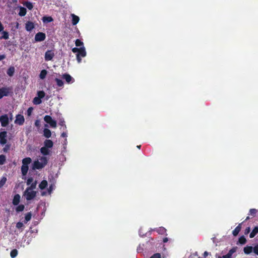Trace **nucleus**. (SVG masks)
<instances>
[{
    "instance_id": "obj_1",
    "label": "nucleus",
    "mask_w": 258,
    "mask_h": 258,
    "mask_svg": "<svg viewBox=\"0 0 258 258\" xmlns=\"http://www.w3.org/2000/svg\"><path fill=\"white\" fill-rule=\"evenodd\" d=\"M40 160H41V162H39L38 160L34 162L33 164V169H41L47 164L48 160L46 157H42Z\"/></svg>"
},
{
    "instance_id": "obj_2",
    "label": "nucleus",
    "mask_w": 258,
    "mask_h": 258,
    "mask_svg": "<svg viewBox=\"0 0 258 258\" xmlns=\"http://www.w3.org/2000/svg\"><path fill=\"white\" fill-rule=\"evenodd\" d=\"M12 87H2L0 88V99L4 96H8L12 93Z\"/></svg>"
},
{
    "instance_id": "obj_3",
    "label": "nucleus",
    "mask_w": 258,
    "mask_h": 258,
    "mask_svg": "<svg viewBox=\"0 0 258 258\" xmlns=\"http://www.w3.org/2000/svg\"><path fill=\"white\" fill-rule=\"evenodd\" d=\"M86 52L85 50V48L84 46L80 47V50L78 51L76 55L77 60L78 63H80L81 62V57H84L86 56Z\"/></svg>"
},
{
    "instance_id": "obj_4",
    "label": "nucleus",
    "mask_w": 258,
    "mask_h": 258,
    "mask_svg": "<svg viewBox=\"0 0 258 258\" xmlns=\"http://www.w3.org/2000/svg\"><path fill=\"white\" fill-rule=\"evenodd\" d=\"M44 120L46 123L49 124L51 127L55 128L56 127V121L53 120L50 116L45 115Z\"/></svg>"
},
{
    "instance_id": "obj_5",
    "label": "nucleus",
    "mask_w": 258,
    "mask_h": 258,
    "mask_svg": "<svg viewBox=\"0 0 258 258\" xmlns=\"http://www.w3.org/2000/svg\"><path fill=\"white\" fill-rule=\"evenodd\" d=\"M25 193L26 195V200L27 201H30L33 199L36 196V192L35 191H29L27 190V189H26Z\"/></svg>"
},
{
    "instance_id": "obj_6",
    "label": "nucleus",
    "mask_w": 258,
    "mask_h": 258,
    "mask_svg": "<svg viewBox=\"0 0 258 258\" xmlns=\"http://www.w3.org/2000/svg\"><path fill=\"white\" fill-rule=\"evenodd\" d=\"M46 38V35L43 32H38L35 36V40L36 42L44 41Z\"/></svg>"
},
{
    "instance_id": "obj_7",
    "label": "nucleus",
    "mask_w": 258,
    "mask_h": 258,
    "mask_svg": "<svg viewBox=\"0 0 258 258\" xmlns=\"http://www.w3.org/2000/svg\"><path fill=\"white\" fill-rule=\"evenodd\" d=\"M7 132L3 131L0 133V144L1 145H5L7 142Z\"/></svg>"
},
{
    "instance_id": "obj_8",
    "label": "nucleus",
    "mask_w": 258,
    "mask_h": 258,
    "mask_svg": "<svg viewBox=\"0 0 258 258\" xmlns=\"http://www.w3.org/2000/svg\"><path fill=\"white\" fill-rule=\"evenodd\" d=\"M25 121V118L23 115L18 114L16 116V119L15 123L17 124L22 125L24 124Z\"/></svg>"
},
{
    "instance_id": "obj_9",
    "label": "nucleus",
    "mask_w": 258,
    "mask_h": 258,
    "mask_svg": "<svg viewBox=\"0 0 258 258\" xmlns=\"http://www.w3.org/2000/svg\"><path fill=\"white\" fill-rule=\"evenodd\" d=\"M0 121L1 122V125L3 127L6 126L9 124V118L7 114L2 115L0 117Z\"/></svg>"
},
{
    "instance_id": "obj_10",
    "label": "nucleus",
    "mask_w": 258,
    "mask_h": 258,
    "mask_svg": "<svg viewBox=\"0 0 258 258\" xmlns=\"http://www.w3.org/2000/svg\"><path fill=\"white\" fill-rule=\"evenodd\" d=\"M54 56V53L52 50H48L45 53L44 58L46 61L52 60Z\"/></svg>"
},
{
    "instance_id": "obj_11",
    "label": "nucleus",
    "mask_w": 258,
    "mask_h": 258,
    "mask_svg": "<svg viewBox=\"0 0 258 258\" xmlns=\"http://www.w3.org/2000/svg\"><path fill=\"white\" fill-rule=\"evenodd\" d=\"M62 79H64L67 83H73L74 79L68 74L65 73L62 76Z\"/></svg>"
},
{
    "instance_id": "obj_12",
    "label": "nucleus",
    "mask_w": 258,
    "mask_h": 258,
    "mask_svg": "<svg viewBox=\"0 0 258 258\" xmlns=\"http://www.w3.org/2000/svg\"><path fill=\"white\" fill-rule=\"evenodd\" d=\"M34 24L32 22L28 21L25 24V29L27 31H31L34 28Z\"/></svg>"
},
{
    "instance_id": "obj_13",
    "label": "nucleus",
    "mask_w": 258,
    "mask_h": 258,
    "mask_svg": "<svg viewBox=\"0 0 258 258\" xmlns=\"http://www.w3.org/2000/svg\"><path fill=\"white\" fill-rule=\"evenodd\" d=\"M21 197L20 195L16 194L14 196L12 203L14 206H17L20 203Z\"/></svg>"
},
{
    "instance_id": "obj_14",
    "label": "nucleus",
    "mask_w": 258,
    "mask_h": 258,
    "mask_svg": "<svg viewBox=\"0 0 258 258\" xmlns=\"http://www.w3.org/2000/svg\"><path fill=\"white\" fill-rule=\"evenodd\" d=\"M155 231H156L158 234L161 235H167L166 234V229L163 227H159L158 228L156 229Z\"/></svg>"
},
{
    "instance_id": "obj_15",
    "label": "nucleus",
    "mask_w": 258,
    "mask_h": 258,
    "mask_svg": "<svg viewBox=\"0 0 258 258\" xmlns=\"http://www.w3.org/2000/svg\"><path fill=\"white\" fill-rule=\"evenodd\" d=\"M242 223L239 224V225L234 229V230L232 231V234L234 236H237L241 229V225Z\"/></svg>"
},
{
    "instance_id": "obj_16",
    "label": "nucleus",
    "mask_w": 258,
    "mask_h": 258,
    "mask_svg": "<svg viewBox=\"0 0 258 258\" xmlns=\"http://www.w3.org/2000/svg\"><path fill=\"white\" fill-rule=\"evenodd\" d=\"M44 147H45L48 149L51 148L53 147V143L50 140H46L44 142Z\"/></svg>"
},
{
    "instance_id": "obj_17",
    "label": "nucleus",
    "mask_w": 258,
    "mask_h": 258,
    "mask_svg": "<svg viewBox=\"0 0 258 258\" xmlns=\"http://www.w3.org/2000/svg\"><path fill=\"white\" fill-rule=\"evenodd\" d=\"M40 152L43 155L46 156V155H48L49 154L50 151L48 149V148L44 146V147L41 148Z\"/></svg>"
},
{
    "instance_id": "obj_18",
    "label": "nucleus",
    "mask_w": 258,
    "mask_h": 258,
    "mask_svg": "<svg viewBox=\"0 0 258 258\" xmlns=\"http://www.w3.org/2000/svg\"><path fill=\"white\" fill-rule=\"evenodd\" d=\"M72 23L73 25H76L79 21L80 18L78 16L75 15V14H72Z\"/></svg>"
},
{
    "instance_id": "obj_19",
    "label": "nucleus",
    "mask_w": 258,
    "mask_h": 258,
    "mask_svg": "<svg viewBox=\"0 0 258 258\" xmlns=\"http://www.w3.org/2000/svg\"><path fill=\"white\" fill-rule=\"evenodd\" d=\"M23 5L25 6L29 10H32L33 8V5L32 3L29 1L24 2Z\"/></svg>"
},
{
    "instance_id": "obj_20",
    "label": "nucleus",
    "mask_w": 258,
    "mask_h": 258,
    "mask_svg": "<svg viewBox=\"0 0 258 258\" xmlns=\"http://www.w3.org/2000/svg\"><path fill=\"white\" fill-rule=\"evenodd\" d=\"M28 169H29L28 166H26V165L22 164V165L21 166L22 174L23 176L26 175L28 172Z\"/></svg>"
},
{
    "instance_id": "obj_21",
    "label": "nucleus",
    "mask_w": 258,
    "mask_h": 258,
    "mask_svg": "<svg viewBox=\"0 0 258 258\" xmlns=\"http://www.w3.org/2000/svg\"><path fill=\"white\" fill-rule=\"evenodd\" d=\"M31 162H32V159L31 158L26 157V158H24L22 160V164L26 165V166H28V165L29 164H30L31 163Z\"/></svg>"
},
{
    "instance_id": "obj_22",
    "label": "nucleus",
    "mask_w": 258,
    "mask_h": 258,
    "mask_svg": "<svg viewBox=\"0 0 258 258\" xmlns=\"http://www.w3.org/2000/svg\"><path fill=\"white\" fill-rule=\"evenodd\" d=\"M15 68L14 67H10L7 70V73L10 77H12L15 73Z\"/></svg>"
},
{
    "instance_id": "obj_23",
    "label": "nucleus",
    "mask_w": 258,
    "mask_h": 258,
    "mask_svg": "<svg viewBox=\"0 0 258 258\" xmlns=\"http://www.w3.org/2000/svg\"><path fill=\"white\" fill-rule=\"evenodd\" d=\"M26 13H27V10H26V8L22 7H20V11L18 14L20 16L23 17L24 16H25L26 14Z\"/></svg>"
},
{
    "instance_id": "obj_24",
    "label": "nucleus",
    "mask_w": 258,
    "mask_h": 258,
    "mask_svg": "<svg viewBox=\"0 0 258 258\" xmlns=\"http://www.w3.org/2000/svg\"><path fill=\"white\" fill-rule=\"evenodd\" d=\"M47 181L45 180H43L39 185V187L41 189H44L47 186Z\"/></svg>"
},
{
    "instance_id": "obj_25",
    "label": "nucleus",
    "mask_w": 258,
    "mask_h": 258,
    "mask_svg": "<svg viewBox=\"0 0 258 258\" xmlns=\"http://www.w3.org/2000/svg\"><path fill=\"white\" fill-rule=\"evenodd\" d=\"M236 247H234L232 248L226 254L227 255V257L229 258H232V254L236 252Z\"/></svg>"
},
{
    "instance_id": "obj_26",
    "label": "nucleus",
    "mask_w": 258,
    "mask_h": 258,
    "mask_svg": "<svg viewBox=\"0 0 258 258\" xmlns=\"http://www.w3.org/2000/svg\"><path fill=\"white\" fill-rule=\"evenodd\" d=\"M43 135L46 138H49L51 137V131L48 128H44L43 130Z\"/></svg>"
},
{
    "instance_id": "obj_27",
    "label": "nucleus",
    "mask_w": 258,
    "mask_h": 258,
    "mask_svg": "<svg viewBox=\"0 0 258 258\" xmlns=\"http://www.w3.org/2000/svg\"><path fill=\"white\" fill-rule=\"evenodd\" d=\"M252 247L251 246H246L243 249L244 252L245 254H248L250 253L252 251Z\"/></svg>"
},
{
    "instance_id": "obj_28",
    "label": "nucleus",
    "mask_w": 258,
    "mask_h": 258,
    "mask_svg": "<svg viewBox=\"0 0 258 258\" xmlns=\"http://www.w3.org/2000/svg\"><path fill=\"white\" fill-rule=\"evenodd\" d=\"M258 233V227L255 226L252 231L251 232L249 235L250 238H253L254 237L256 234Z\"/></svg>"
},
{
    "instance_id": "obj_29",
    "label": "nucleus",
    "mask_w": 258,
    "mask_h": 258,
    "mask_svg": "<svg viewBox=\"0 0 258 258\" xmlns=\"http://www.w3.org/2000/svg\"><path fill=\"white\" fill-rule=\"evenodd\" d=\"M43 23H49L53 21V19L50 16H44L42 18Z\"/></svg>"
},
{
    "instance_id": "obj_30",
    "label": "nucleus",
    "mask_w": 258,
    "mask_h": 258,
    "mask_svg": "<svg viewBox=\"0 0 258 258\" xmlns=\"http://www.w3.org/2000/svg\"><path fill=\"white\" fill-rule=\"evenodd\" d=\"M31 217H32L31 213V212L27 213L26 214L25 217L24 223L26 224L28 221H29L31 220Z\"/></svg>"
},
{
    "instance_id": "obj_31",
    "label": "nucleus",
    "mask_w": 258,
    "mask_h": 258,
    "mask_svg": "<svg viewBox=\"0 0 258 258\" xmlns=\"http://www.w3.org/2000/svg\"><path fill=\"white\" fill-rule=\"evenodd\" d=\"M257 212V210L255 209H251L249 211V215H250L252 217H254L256 216V214Z\"/></svg>"
},
{
    "instance_id": "obj_32",
    "label": "nucleus",
    "mask_w": 258,
    "mask_h": 258,
    "mask_svg": "<svg viewBox=\"0 0 258 258\" xmlns=\"http://www.w3.org/2000/svg\"><path fill=\"white\" fill-rule=\"evenodd\" d=\"M33 103L35 105H39L42 103L41 99L38 98L37 97H35L33 99Z\"/></svg>"
},
{
    "instance_id": "obj_33",
    "label": "nucleus",
    "mask_w": 258,
    "mask_h": 258,
    "mask_svg": "<svg viewBox=\"0 0 258 258\" xmlns=\"http://www.w3.org/2000/svg\"><path fill=\"white\" fill-rule=\"evenodd\" d=\"M9 38V33L7 31H3L2 32V35L0 37L1 39H8Z\"/></svg>"
},
{
    "instance_id": "obj_34",
    "label": "nucleus",
    "mask_w": 258,
    "mask_h": 258,
    "mask_svg": "<svg viewBox=\"0 0 258 258\" xmlns=\"http://www.w3.org/2000/svg\"><path fill=\"white\" fill-rule=\"evenodd\" d=\"M24 209H25V206L24 205L21 204V205H18L16 208V211L17 213L22 212L23 211H24Z\"/></svg>"
},
{
    "instance_id": "obj_35",
    "label": "nucleus",
    "mask_w": 258,
    "mask_h": 258,
    "mask_svg": "<svg viewBox=\"0 0 258 258\" xmlns=\"http://www.w3.org/2000/svg\"><path fill=\"white\" fill-rule=\"evenodd\" d=\"M37 97L41 99L45 97V93L43 91H38L37 92Z\"/></svg>"
},
{
    "instance_id": "obj_36",
    "label": "nucleus",
    "mask_w": 258,
    "mask_h": 258,
    "mask_svg": "<svg viewBox=\"0 0 258 258\" xmlns=\"http://www.w3.org/2000/svg\"><path fill=\"white\" fill-rule=\"evenodd\" d=\"M47 73V72L46 70H42L39 75L40 78L41 79H44L46 77Z\"/></svg>"
},
{
    "instance_id": "obj_37",
    "label": "nucleus",
    "mask_w": 258,
    "mask_h": 258,
    "mask_svg": "<svg viewBox=\"0 0 258 258\" xmlns=\"http://www.w3.org/2000/svg\"><path fill=\"white\" fill-rule=\"evenodd\" d=\"M55 81L56 82V84L58 87H63L64 83H63V82L61 80L59 79L58 78H55Z\"/></svg>"
},
{
    "instance_id": "obj_38",
    "label": "nucleus",
    "mask_w": 258,
    "mask_h": 258,
    "mask_svg": "<svg viewBox=\"0 0 258 258\" xmlns=\"http://www.w3.org/2000/svg\"><path fill=\"white\" fill-rule=\"evenodd\" d=\"M18 254V250L16 249H14L11 250L10 255L12 258L15 257Z\"/></svg>"
},
{
    "instance_id": "obj_39",
    "label": "nucleus",
    "mask_w": 258,
    "mask_h": 258,
    "mask_svg": "<svg viewBox=\"0 0 258 258\" xmlns=\"http://www.w3.org/2000/svg\"><path fill=\"white\" fill-rule=\"evenodd\" d=\"M238 242L241 244H244L246 242V238L244 236H241L239 238Z\"/></svg>"
},
{
    "instance_id": "obj_40",
    "label": "nucleus",
    "mask_w": 258,
    "mask_h": 258,
    "mask_svg": "<svg viewBox=\"0 0 258 258\" xmlns=\"http://www.w3.org/2000/svg\"><path fill=\"white\" fill-rule=\"evenodd\" d=\"M6 161V157L4 155H0V165H3Z\"/></svg>"
},
{
    "instance_id": "obj_41",
    "label": "nucleus",
    "mask_w": 258,
    "mask_h": 258,
    "mask_svg": "<svg viewBox=\"0 0 258 258\" xmlns=\"http://www.w3.org/2000/svg\"><path fill=\"white\" fill-rule=\"evenodd\" d=\"M7 181V178L3 176L0 180V188H2Z\"/></svg>"
},
{
    "instance_id": "obj_42",
    "label": "nucleus",
    "mask_w": 258,
    "mask_h": 258,
    "mask_svg": "<svg viewBox=\"0 0 258 258\" xmlns=\"http://www.w3.org/2000/svg\"><path fill=\"white\" fill-rule=\"evenodd\" d=\"M75 44L76 46H83V42L80 39H77L75 41Z\"/></svg>"
},
{
    "instance_id": "obj_43",
    "label": "nucleus",
    "mask_w": 258,
    "mask_h": 258,
    "mask_svg": "<svg viewBox=\"0 0 258 258\" xmlns=\"http://www.w3.org/2000/svg\"><path fill=\"white\" fill-rule=\"evenodd\" d=\"M36 181L34 183H32L31 186L28 188H27V190H31L36 188Z\"/></svg>"
},
{
    "instance_id": "obj_44",
    "label": "nucleus",
    "mask_w": 258,
    "mask_h": 258,
    "mask_svg": "<svg viewBox=\"0 0 258 258\" xmlns=\"http://www.w3.org/2000/svg\"><path fill=\"white\" fill-rule=\"evenodd\" d=\"M16 227L18 229H22L24 227L23 223L22 222H18L16 224Z\"/></svg>"
},
{
    "instance_id": "obj_45",
    "label": "nucleus",
    "mask_w": 258,
    "mask_h": 258,
    "mask_svg": "<svg viewBox=\"0 0 258 258\" xmlns=\"http://www.w3.org/2000/svg\"><path fill=\"white\" fill-rule=\"evenodd\" d=\"M33 110V108L32 107H30L28 108L27 111V113L28 116H30L32 114V111Z\"/></svg>"
},
{
    "instance_id": "obj_46",
    "label": "nucleus",
    "mask_w": 258,
    "mask_h": 258,
    "mask_svg": "<svg viewBox=\"0 0 258 258\" xmlns=\"http://www.w3.org/2000/svg\"><path fill=\"white\" fill-rule=\"evenodd\" d=\"M150 258H161V255L159 253H156L152 255Z\"/></svg>"
},
{
    "instance_id": "obj_47",
    "label": "nucleus",
    "mask_w": 258,
    "mask_h": 258,
    "mask_svg": "<svg viewBox=\"0 0 258 258\" xmlns=\"http://www.w3.org/2000/svg\"><path fill=\"white\" fill-rule=\"evenodd\" d=\"M59 125L61 126H64L65 128H66V125H65V122L63 119H61L59 121Z\"/></svg>"
},
{
    "instance_id": "obj_48",
    "label": "nucleus",
    "mask_w": 258,
    "mask_h": 258,
    "mask_svg": "<svg viewBox=\"0 0 258 258\" xmlns=\"http://www.w3.org/2000/svg\"><path fill=\"white\" fill-rule=\"evenodd\" d=\"M253 250L254 253L258 255V244L253 248Z\"/></svg>"
},
{
    "instance_id": "obj_49",
    "label": "nucleus",
    "mask_w": 258,
    "mask_h": 258,
    "mask_svg": "<svg viewBox=\"0 0 258 258\" xmlns=\"http://www.w3.org/2000/svg\"><path fill=\"white\" fill-rule=\"evenodd\" d=\"M10 148V145H6L5 147L3 148V151L4 152H7Z\"/></svg>"
},
{
    "instance_id": "obj_50",
    "label": "nucleus",
    "mask_w": 258,
    "mask_h": 258,
    "mask_svg": "<svg viewBox=\"0 0 258 258\" xmlns=\"http://www.w3.org/2000/svg\"><path fill=\"white\" fill-rule=\"evenodd\" d=\"M250 231V228L249 227H247L244 230V234H248Z\"/></svg>"
},
{
    "instance_id": "obj_51",
    "label": "nucleus",
    "mask_w": 258,
    "mask_h": 258,
    "mask_svg": "<svg viewBox=\"0 0 258 258\" xmlns=\"http://www.w3.org/2000/svg\"><path fill=\"white\" fill-rule=\"evenodd\" d=\"M80 50V48L74 47L72 49V51L74 53L78 52V51Z\"/></svg>"
},
{
    "instance_id": "obj_52",
    "label": "nucleus",
    "mask_w": 258,
    "mask_h": 258,
    "mask_svg": "<svg viewBox=\"0 0 258 258\" xmlns=\"http://www.w3.org/2000/svg\"><path fill=\"white\" fill-rule=\"evenodd\" d=\"M33 179L32 177L29 178L27 180V184L28 185L30 184L33 181Z\"/></svg>"
},
{
    "instance_id": "obj_53",
    "label": "nucleus",
    "mask_w": 258,
    "mask_h": 258,
    "mask_svg": "<svg viewBox=\"0 0 258 258\" xmlns=\"http://www.w3.org/2000/svg\"><path fill=\"white\" fill-rule=\"evenodd\" d=\"M4 29V27L2 23H1V22H0V32L3 31Z\"/></svg>"
},
{
    "instance_id": "obj_54",
    "label": "nucleus",
    "mask_w": 258,
    "mask_h": 258,
    "mask_svg": "<svg viewBox=\"0 0 258 258\" xmlns=\"http://www.w3.org/2000/svg\"><path fill=\"white\" fill-rule=\"evenodd\" d=\"M6 55H5V54L0 55V61L5 59L6 58Z\"/></svg>"
},
{
    "instance_id": "obj_55",
    "label": "nucleus",
    "mask_w": 258,
    "mask_h": 258,
    "mask_svg": "<svg viewBox=\"0 0 258 258\" xmlns=\"http://www.w3.org/2000/svg\"><path fill=\"white\" fill-rule=\"evenodd\" d=\"M61 137H63V138H66L67 137V134L65 132H63L61 135Z\"/></svg>"
},
{
    "instance_id": "obj_56",
    "label": "nucleus",
    "mask_w": 258,
    "mask_h": 258,
    "mask_svg": "<svg viewBox=\"0 0 258 258\" xmlns=\"http://www.w3.org/2000/svg\"><path fill=\"white\" fill-rule=\"evenodd\" d=\"M208 254H209V253L207 251H205L203 254V256L205 258L208 255Z\"/></svg>"
},
{
    "instance_id": "obj_57",
    "label": "nucleus",
    "mask_w": 258,
    "mask_h": 258,
    "mask_svg": "<svg viewBox=\"0 0 258 258\" xmlns=\"http://www.w3.org/2000/svg\"><path fill=\"white\" fill-rule=\"evenodd\" d=\"M168 241V238L167 237H165L163 239V242L164 243H166Z\"/></svg>"
},
{
    "instance_id": "obj_58",
    "label": "nucleus",
    "mask_w": 258,
    "mask_h": 258,
    "mask_svg": "<svg viewBox=\"0 0 258 258\" xmlns=\"http://www.w3.org/2000/svg\"><path fill=\"white\" fill-rule=\"evenodd\" d=\"M218 258H229V257H227L226 255H223V256H219L218 257Z\"/></svg>"
},
{
    "instance_id": "obj_59",
    "label": "nucleus",
    "mask_w": 258,
    "mask_h": 258,
    "mask_svg": "<svg viewBox=\"0 0 258 258\" xmlns=\"http://www.w3.org/2000/svg\"><path fill=\"white\" fill-rule=\"evenodd\" d=\"M51 190H52V186L51 185V186H49V187L48 188V191H49V193L51 192Z\"/></svg>"
},
{
    "instance_id": "obj_60",
    "label": "nucleus",
    "mask_w": 258,
    "mask_h": 258,
    "mask_svg": "<svg viewBox=\"0 0 258 258\" xmlns=\"http://www.w3.org/2000/svg\"><path fill=\"white\" fill-rule=\"evenodd\" d=\"M249 219H250V217H249V216H247V217L246 218V219H245V221H247V220H249Z\"/></svg>"
},
{
    "instance_id": "obj_61",
    "label": "nucleus",
    "mask_w": 258,
    "mask_h": 258,
    "mask_svg": "<svg viewBox=\"0 0 258 258\" xmlns=\"http://www.w3.org/2000/svg\"><path fill=\"white\" fill-rule=\"evenodd\" d=\"M38 120H36V122H35V125H37V124H38Z\"/></svg>"
},
{
    "instance_id": "obj_62",
    "label": "nucleus",
    "mask_w": 258,
    "mask_h": 258,
    "mask_svg": "<svg viewBox=\"0 0 258 258\" xmlns=\"http://www.w3.org/2000/svg\"><path fill=\"white\" fill-rule=\"evenodd\" d=\"M141 145H138V146H137V147L138 149H139L141 148Z\"/></svg>"
},
{
    "instance_id": "obj_63",
    "label": "nucleus",
    "mask_w": 258,
    "mask_h": 258,
    "mask_svg": "<svg viewBox=\"0 0 258 258\" xmlns=\"http://www.w3.org/2000/svg\"><path fill=\"white\" fill-rule=\"evenodd\" d=\"M49 98V97L48 96H47L46 97V99L48 100Z\"/></svg>"
}]
</instances>
